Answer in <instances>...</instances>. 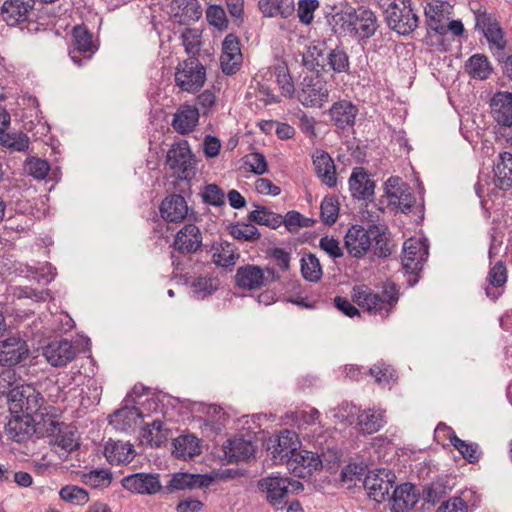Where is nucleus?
Listing matches in <instances>:
<instances>
[{
    "label": "nucleus",
    "mask_w": 512,
    "mask_h": 512,
    "mask_svg": "<svg viewBox=\"0 0 512 512\" xmlns=\"http://www.w3.org/2000/svg\"><path fill=\"white\" fill-rule=\"evenodd\" d=\"M273 442V450L271 452L273 458L282 463L291 464V458H293L300 446L298 435L293 431L284 430L280 432Z\"/></svg>",
    "instance_id": "nucleus-24"
},
{
    "label": "nucleus",
    "mask_w": 512,
    "mask_h": 512,
    "mask_svg": "<svg viewBox=\"0 0 512 512\" xmlns=\"http://www.w3.org/2000/svg\"><path fill=\"white\" fill-rule=\"evenodd\" d=\"M130 402H134V399L128 393L123 401V406L108 416L109 424L118 431H128L137 423L138 419L143 418L142 411L136 406H129Z\"/></svg>",
    "instance_id": "nucleus-22"
},
{
    "label": "nucleus",
    "mask_w": 512,
    "mask_h": 512,
    "mask_svg": "<svg viewBox=\"0 0 512 512\" xmlns=\"http://www.w3.org/2000/svg\"><path fill=\"white\" fill-rule=\"evenodd\" d=\"M355 8L349 7L346 10H341L335 12L332 15L331 21L329 23L333 26V31L339 34H348L350 35L351 29H353V17H354Z\"/></svg>",
    "instance_id": "nucleus-51"
},
{
    "label": "nucleus",
    "mask_w": 512,
    "mask_h": 512,
    "mask_svg": "<svg viewBox=\"0 0 512 512\" xmlns=\"http://www.w3.org/2000/svg\"><path fill=\"white\" fill-rule=\"evenodd\" d=\"M221 253H214L213 261L216 265L228 268L235 265L239 255L235 253V247L228 241H223L221 244Z\"/></svg>",
    "instance_id": "nucleus-57"
},
{
    "label": "nucleus",
    "mask_w": 512,
    "mask_h": 512,
    "mask_svg": "<svg viewBox=\"0 0 512 512\" xmlns=\"http://www.w3.org/2000/svg\"><path fill=\"white\" fill-rule=\"evenodd\" d=\"M71 36L73 49L69 50V56L80 67L84 61L91 59L98 46L93 42V35L85 25H76Z\"/></svg>",
    "instance_id": "nucleus-11"
},
{
    "label": "nucleus",
    "mask_w": 512,
    "mask_h": 512,
    "mask_svg": "<svg viewBox=\"0 0 512 512\" xmlns=\"http://www.w3.org/2000/svg\"><path fill=\"white\" fill-rule=\"evenodd\" d=\"M313 164L321 181L330 188L335 187L337 184L336 168L331 156L323 150H318L313 156Z\"/></svg>",
    "instance_id": "nucleus-33"
},
{
    "label": "nucleus",
    "mask_w": 512,
    "mask_h": 512,
    "mask_svg": "<svg viewBox=\"0 0 512 512\" xmlns=\"http://www.w3.org/2000/svg\"><path fill=\"white\" fill-rule=\"evenodd\" d=\"M495 184L501 190L512 188V154L502 152L499 154V160L493 167Z\"/></svg>",
    "instance_id": "nucleus-37"
},
{
    "label": "nucleus",
    "mask_w": 512,
    "mask_h": 512,
    "mask_svg": "<svg viewBox=\"0 0 512 512\" xmlns=\"http://www.w3.org/2000/svg\"><path fill=\"white\" fill-rule=\"evenodd\" d=\"M491 113L494 120L501 126H512V93L508 91L496 92L490 102Z\"/></svg>",
    "instance_id": "nucleus-28"
},
{
    "label": "nucleus",
    "mask_w": 512,
    "mask_h": 512,
    "mask_svg": "<svg viewBox=\"0 0 512 512\" xmlns=\"http://www.w3.org/2000/svg\"><path fill=\"white\" fill-rule=\"evenodd\" d=\"M256 210L251 211L247 220L261 226H267L271 229H277L282 224V215L269 210L265 206L254 205Z\"/></svg>",
    "instance_id": "nucleus-42"
},
{
    "label": "nucleus",
    "mask_w": 512,
    "mask_h": 512,
    "mask_svg": "<svg viewBox=\"0 0 512 512\" xmlns=\"http://www.w3.org/2000/svg\"><path fill=\"white\" fill-rule=\"evenodd\" d=\"M326 73H350V57L342 45L328 46Z\"/></svg>",
    "instance_id": "nucleus-38"
},
{
    "label": "nucleus",
    "mask_w": 512,
    "mask_h": 512,
    "mask_svg": "<svg viewBox=\"0 0 512 512\" xmlns=\"http://www.w3.org/2000/svg\"><path fill=\"white\" fill-rule=\"evenodd\" d=\"M255 450L253 442L245 439L243 435H235L223 444L224 456L230 463L249 459Z\"/></svg>",
    "instance_id": "nucleus-25"
},
{
    "label": "nucleus",
    "mask_w": 512,
    "mask_h": 512,
    "mask_svg": "<svg viewBox=\"0 0 512 512\" xmlns=\"http://www.w3.org/2000/svg\"><path fill=\"white\" fill-rule=\"evenodd\" d=\"M75 434L76 431L72 427L65 424L63 428H59L55 443L67 454H69L77 450L80 446L76 441Z\"/></svg>",
    "instance_id": "nucleus-56"
},
{
    "label": "nucleus",
    "mask_w": 512,
    "mask_h": 512,
    "mask_svg": "<svg viewBox=\"0 0 512 512\" xmlns=\"http://www.w3.org/2000/svg\"><path fill=\"white\" fill-rule=\"evenodd\" d=\"M234 280L238 288L245 290H256L266 285L263 268L254 264L238 267Z\"/></svg>",
    "instance_id": "nucleus-26"
},
{
    "label": "nucleus",
    "mask_w": 512,
    "mask_h": 512,
    "mask_svg": "<svg viewBox=\"0 0 512 512\" xmlns=\"http://www.w3.org/2000/svg\"><path fill=\"white\" fill-rule=\"evenodd\" d=\"M60 498L68 503L83 506L89 501V493L76 485H66L60 489Z\"/></svg>",
    "instance_id": "nucleus-54"
},
{
    "label": "nucleus",
    "mask_w": 512,
    "mask_h": 512,
    "mask_svg": "<svg viewBox=\"0 0 512 512\" xmlns=\"http://www.w3.org/2000/svg\"><path fill=\"white\" fill-rule=\"evenodd\" d=\"M33 430L37 433H41L40 423H38L37 426L33 428L28 421L24 422L19 415L14 416L5 425V433L7 434L8 438L17 443L26 441Z\"/></svg>",
    "instance_id": "nucleus-40"
},
{
    "label": "nucleus",
    "mask_w": 512,
    "mask_h": 512,
    "mask_svg": "<svg viewBox=\"0 0 512 512\" xmlns=\"http://www.w3.org/2000/svg\"><path fill=\"white\" fill-rule=\"evenodd\" d=\"M370 233L372 235L371 248L373 254L379 258L390 256L391 250L388 247L387 237L384 230L377 224H370Z\"/></svg>",
    "instance_id": "nucleus-52"
},
{
    "label": "nucleus",
    "mask_w": 512,
    "mask_h": 512,
    "mask_svg": "<svg viewBox=\"0 0 512 512\" xmlns=\"http://www.w3.org/2000/svg\"><path fill=\"white\" fill-rule=\"evenodd\" d=\"M24 170L34 179L42 180L48 175L50 171V164L46 160L32 157L25 161Z\"/></svg>",
    "instance_id": "nucleus-58"
},
{
    "label": "nucleus",
    "mask_w": 512,
    "mask_h": 512,
    "mask_svg": "<svg viewBox=\"0 0 512 512\" xmlns=\"http://www.w3.org/2000/svg\"><path fill=\"white\" fill-rule=\"evenodd\" d=\"M402 186L405 189H402V187H398L397 191H387L388 198H396L399 200V208L403 213H407L411 211L414 202H415V196L408 192L409 186L406 183H403Z\"/></svg>",
    "instance_id": "nucleus-61"
},
{
    "label": "nucleus",
    "mask_w": 512,
    "mask_h": 512,
    "mask_svg": "<svg viewBox=\"0 0 512 512\" xmlns=\"http://www.w3.org/2000/svg\"><path fill=\"white\" fill-rule=\"evenodd\" d=\"M465 72L476 80H486L493 73V67L485 54L471 55L464 64Z\"/></svg>",
    "instance_id": "nucleus-35"
},
{
    "label": "nucleus",
    "mask_w": 512,
    "mask_h": 512,
    "mask_svg": "<svg viewBox=\"0 0 512 512\" xmlns=\"http://www.w3.org/2000/svg\"><path fill=\"white\" fill-rule=\"evenodd\" d=\"M453 484L447 477H438L423 487L421 498L425 503L436 505L452 490Z\"/></svg>",
    "instance_id": "nucleus-36"
},
{
    "label": "nucleus",
    "mask_w": 512,
    "mask_h": 512,
    "mask_svg": "<svg viewBox=\"0 0 512 512\" xmlns=\"http://www.w3.org/2000/svg\"><path fill=\"white\" fill-rule=\"evenodd\" d=\"M124 489L140 495H155L163 493L159 473L139 472L125 476L121 480Z\"/></svg>",
    "instance_id": "nucleus-14"
},
{
    "label": "nucleus",
    "mask_w": 512,
    "mask_h": 512,
    "mask_svg": "<svg viewBox=\"0 0 512 512\" xmlns=\"http://www.w3.org/2000/svg\"><path fill=\"white\" fill-rule=\"evenodd\" d=\"M29 347L20 336L0 340V366L12 368L29 357Z\"/></svg>",
    "instance_id": "nucleus-15"
},
{
    "label": "nucleus",
    "mask_w": 512,
    "mask_h": 512,
    "mask_svg": "<svg viewBox=\"0 0 512 512\" xmlns=\"http://www.w3.org/2000/svg\"><path fill=\"white\" fill-rule=\"evenodd\" d=\"M352 27L350 36L358 42H366L375 35L379 27L377 16L372 10L359 7L355 9Z\"/></svg>",
    "instance_id": "nucleus-17"
},
{
    "label": "nucleus",
    "mask_w": 512,
    "mask_h": 512,
    "mask_svg": "<svg viewBox=\"0 0 512 512\" xmlns=\"http://www.w3.org/2000/svg\"><path fill=\"white\" fill-rule=\"evenodd\" d=\"M371 245L370 225L365 229L362 225L354 224L344 236V246L350 257L362 259L370 250Z\"/></svg>",
    "instance_id": "nucleus-16"
},
{
    "label": "nucleus",
    "mask_w": 512,
    "mask_h": 512,
    "mask_svg": "<svg viewBox=\"0 0 512 512\" xmlns=\"http://www.w3.org/2000/svg\"><path fill=\"white\" fill-rule=\"evenodd\" d=\"M169 168L183 179H193L196 175V157L187 140L172 145L166 156Z\"/></svg>",
    "instance_id": "nucleus-8"
},
{
    "label": "nucleus",
    "mask_w": 512,
    "mask_h": 512,
    "mask_svg": "<svg viewBox=\"0 0 512 512\" xmlns=\"http://www.w3.org/2000/svg\"><path fill=\"white\" fill-rule=\"evenodd\" d=\"M450 444L461 454V456L470 464L479 462L481 451L479 445L475 442H467L460 439L455 432L448 436Z\"/></svg>",
    "instance_id": "nucleus-43"
},
{
    "label": "nucleus",
    "mask_w": 512,
    "mask_h": 512,
    "mask_svg": "<svg viewBox=\"0 0 512 512\" xmlns=\"http://www.w3.org/2000/svg\"><path fill=\"white\" fill-rule=\"evenodd\" d=\"M318 7V0H300L297 10L299 21L305 25L311 24L314 18V12Z\"/></svg>",
    "instance_id": "nucleus-64"
},
{
    "label": "nucleus",
    "mask_w": 512,
    "mask_h": 512,
    "mask_svg": "<svg viewBox=\"0 0 512 512\" xmlns=\"http://www.w3.org/2000/svg\"><path fill=\"white\" fill-rule=\"evenodd\" d=\"M328 57V45L324 40H314L306 46L302 53L301 64L308 71L316 75L326 73V61Z\"/></svg>",
    "instance_id": "nucleus-19"
},
{
    "label": "nucleus",
    "mask_w": 512,
    "mask_h": 512,
    "mask_svg": "<svg viewBox=\"0 0 512 512\" xmlns=\"http://www.w3.org/2000/svg\"><path fill=\"white\" fill-rule=\"evenodd\" d=\"M288 477L267 476L257 482L259 492L265 494L266 502L275 510H283L288 504Z\"/></svg>",
    "instance_id": "nucleus-10"
},
{
    "label": "nucleus",
    "mask_w": 512,
    "mask_h": 512,
    "mask_svg": "<svg viewBox=\"0 0 512 512\" xmlns=\"http://www.w3.org/2000/svg\"><path fill=\"white\" fill-rule=\"evenodd\" d=\"M202 201L205 204L221 207L225 205L224 191L215 183L207 184L201 193Z\"/></svg>",
    "instance_id": "nucleus-60"
},
{
    "label": "nucleus",
    "mask_w": 512,
    "mask_h": 512,
    "mask_svg": "<svg viewBox=\"0 0 512 512\" xmlns=\"http://www.w3.org/2000/svg\"><path fill=\"white\" fill-rule=\"evenodd\" d=\"M76 348L67 339L54 340L43 348V355L48 363L54 367H63L76 356Z\"/></svg>",
    "instance_id": "nucleus-21"
},
{
    "label": "nucleus",
    "mask_w": 512,
    "mask_h": 512,
    "mask_svg": "<svg viewBox=\"0 0 512 512\" xmlns=\"http://www.w3.org/2000/svg\"><path fill=\"white\" fill-rule=\"evenodd\" d=\"M358 112V107L347 100H340L333 103L328 111L333 125L341 130L354 126Z\"/></svg>",
    "instance_id": "nucleus-27"
},
{
    "label": "nucleus",
    "mask_w": 512,
    "mask_h": 512,
    "mask_svg": "<svg viewBox=\"0 0 512 512\" xmlns=\"http://www.w3.org/2000/svg\"><path fill=\"white\" fill-rule=\"evenodd\" d=\"M383 296L373 292L367 285H356L352 288V301L373 315L386 318L399 299L398 289L395 283L388 282L384 285Z\"/></svg>",
    "instance_id": "nucleus-1"
},
{
    "label": "nucleus",
    "mask_w": 512,
    "mask_h": 512,
    "mask_svg": "<svg viewBox=\"0 0 512 512\" xmlns=\"http://www.w3.org/2000/svg\"><path fill=\"white\" fill-rule=\"evenodd\" d=\"M258 5L265 17L281 15L287 18L294 12L293 0H259Z\"/></svg>",
    "instance_id": "nucleus-41"
},
{
    "label": "nucleus",
    "mask_w": 512,
    "mask_h": 512,
    "mask_svg": "<svg viewBox=\"0 0 512 512\" xmlns=\"http://www.w3.org/2000/svg\"><path fill=\"white\" fill-rule=\"evenodd\" d=\"M206 19L211 26L219 31H225L228 28V20L225 10L220 5H210L206 10Z\"/></svg>",
    "instance_id": "nucleus-59"
},
{
    "label": "nucleus",
    "mask_w": 512,
    "mask_h": 512,
    "mask_svg": "<svg viewBox=\"0 0 512 512\" xmlns=\"http://www.w3.org/2000/svg\"><path fill=\"white\" fill-rule=\"evenodd\" d=\"M385 424L383 413L373 410L363 411L358 415L357 426L364 434H372L379 431Z\"/></svg>",
    "instance_id": "nucleus-46"
},
{
    "label": "nucleus",
    "mask_w": 512,
    "mask_h": 512,
    "mask_svg": "<svg viewBox=\"0 0 512 512\" xmlns=\"http://www.w3.org/2000/svg\"><path fill=\"white\" fill-rule=\"evenodd\" d=\"M348 183L353 199L367 201L371 200L374 196L375 181L369 178V174L365 168H354Z\"/></svg>",
    "instance_id": "nucleus-23"
},
{
    "label": "nucleus",
    "mask_w": 512,
    "mask_h": 512,
    "mask_svg": "<svg viewBox=\"0 0 512 512\" xmlns=\"http://www.w3.org/2000/svg\"><path fill=\"white\" fill-rule=\"evenodd\" d=\"M291 462L297 464L302 469H307L306 472L300 471V476H304V473L310 474L313 470L321 469L319 454L311 451H299L298 449L293 458H291Z\"/></svg>",
    "instance_id": "nucleus-53"
},
{
    "label": "nucleus",
    "mask_w": 512,
    "mask_h": 512,
    "mask_svg": "<svg viewBox=\"0 0 512 512\" xmlns=\"http://www.w3.org/2000/svg\"><path fill=\"white\" fill-rule=\"evenodd\" d=\"M174 80L176 86L183 92H199L206 81V68L198 57H188L178 63Z\"/></svg>",
    "instance_id": "nucleus-4"
},
{
    "label": "nucleus",
    "mask_w": 512,
    "mask_h": 512,
    "mask_svg": "<svg viewBox=\"0 0 512 512\" xmlns=\"http://www.w3.org/2000/svg\"><path fill=\"white\" fill-rule=\"evenodd\" d=\"M485 286L486 296L495 302L504 292V285L507 282V269L502 261H498L490 268Z\"/></svg>",
    "instance_id": "nucleus-32"
},
{
    "label": "nucleus",
    "mask_w": 512,
    "mask_h": 512,
    "mask_svg": "<svg viewBox=\"0 0 512 512\" xmlns=\"http://www.w3.org/2000/svg\"><path fill=\"white\" fill-rule=\"evenodd\" d=\"M236 57H241L240 41L239 38L230 33L226 35L222 43V55H221V69L225 75H232L239 68V63L233 62Z\"/></svg>",
    "instance_id": "nucleus-31"
},
{
    "label": "nucleus",
    "mask_w": 512,
    "mask_h": 512,
    "mask_svg": "<svg viewBox=\"0 0 512 512\" xmlns=\"http://www.w3.org/2000/svg\"><path fill=\"white\" fill-rule=\"evenodd\" d=\"M426 34L425 43L434 47L440 52H447L450 49V41L446 38L447 29L445 21L448 20L442 12L433 8V5L424 6Z\"/></svg>",
    "instance_id": "nucleus-5"
},
{
    "label": "nucleus",
    "mask_w": 512,
    "mask_h": 512,
    "mask_svg": "<svg viewBox=\"0 0 512 512\" xmlns=\"http://www.w3.org/2000/svg\"><path fill=\"white\" fill-rule=\"evenodd\" d=\"M228 230L232 237L239 241L253 242L261 237L258 228L249 221L230 224Z\"/></svg>",
    "instance_id": "nucleus-50"
},
{
    "label": "nucleus",
    "mask_w": 512,
    "mask_h": 512,
    "mask_svg": "<svg viewBox=\"0 0 512 512\" xmlns=\"http://www.w3.org/2000/svg\"><path fill=\"white\" fill-rule=\"evenodd\" d=\"M170 8L175 21L181 25L198 21L202 17V7L198 0H172Z\"/></svg>",
    "instance_id": "nucleus-30"
},
{
    "label": "nucleus",
    "mask_w": 512,
    "mask_h": 512,
    "mask_svg": "<svg viewBox=\"0 0 512 512\" xmlns=\"http://www.w3.org/2000/svg\"><path fill=\"white\" fill-rule=\"evenodd\" d=\"M339 215V203L335 197L326 196L321 202L320 217L324 224L332 226Z\"/></svg>",
    "instance_id": "nucleus-55"
},
{
    "label": "nucleus",
    "mask_w": 512,
    "mask_h": 512,
    "mask_svg": "<svg viewBox=\"0 0 512 512\" xmlns=\"http://www.w3.org/2000/svg\"><path fill=\"white\" fill-rule=\"evenodd\" d=\"M199 110L196 106L182 104L173 115L171 126L181 134L187 135L193 132L199 122Z\"/></svg>",
    "instance_id": "nucleus-29"
},
{
    "label": "nucleus",
    "mask_w": 512,
    "mask_h": 512,
    "mask_svg": "<svg viewBox=\"0 0 512 512\" xmlns=\"http://www.w3.org/2000/svg\"><path fill=\"white\" fill-rule=\"evenodd\" d=\"M328 95L322 75H307L298 85L297 98L305 107H322L327 102Z\"/></svg>",
    "instance_id": "nucleus-9"
},
{
    "label": "nucleus",
    "mask_w": 512,
    "mask_h": 512,
    "mask_svg": "<svg viewBox=\"0 0 512 512\" xmlns=\"http://www.w3.org/2000/svg\"><path fill=\"white\" fill-rule=\"evenodd\" d=\"M215 480L211 474L175 472L167 485L163 486V494L170 495L176 491L203 489L209 487Z\"/></svg>",
    "instance_id": "nucleus-13"
},
{
    "label": "nucleus",
    "mask_w": 512,
    "mask_h": 512,
    "mask_svg": "<svg viewBox=\"0 0 512 512\" xmlns=\"http://www.w3.org/2000/svg\"><path fill=\"white\" fill-rule=\"evenodd\" d=\"M133 445L128 442L110 439L104 445V455L111 465L129 463L134 457Z\"/></svg>",
    "instance_id": "nucleus-34"
},
{
    "label": "nucleus",
    "mask_w": 512,
    "mask_h": 512,
    "mask_svg": "<svg viewBox=\"0 0 512 512\" xmlns=\"http://www.w3.org/2000/svg\"><path fill=\"white\" fill-rule=\"evenodd\" d=\"M396 475L387 468L370 470L363 478V488L367 491L369 499L376 503H383L390 497V490L394 487Z\"/></svg>",
    "instance_id": "nucleus-7"
},
{
    "label": "nucleus",
    "mask_w": 512,
    "mask_h": 512,
    "mask_svg": "<svg viewBox=\"0 0 512 512\" xmlns=\"http://www.w3.org/2000/svg\"><path fill=\"white\" fill-rule=\"evenodd\" d=\"M370 469L364 462H350L340 472L341 482L347 484V489L363 488V478L369 474Z\"/></svg>",
    "instance_id": "nucleus-39"
},
{
    "label": "nucleus",
    "mask_w": 512,
    "mask_h": 512,
    "mask_svg": "<svg viewBox=\"0 0 512 512\" xmlns=\"http://www.w3.org/2000/svg\"><path fill=\"white\" fill-rule=\"evenodd\" d=\"M198 438L192 434L182 435L172 442L173 453L178 458L192 457L200 453Z\"/></svg>",
    "instance_id": "nucleus-45"
},
{
    "label": "nucleus",
    "mask_w": 512,
    "mask_h": 512,
    "mask_svg": "<svg viewBox=\"0 0 512 512\" xmlns=\"http://www.w3.org/2000/svg\"><path fill=\"white\" fill-rule=\"evenodd\" d=\"M368 373L375 378V382L381 386L391 385L397 382L398 374L393 366L383 361H378L368 369Z\"/></svg>",
    "instance_id": "nucleus-47"
},
{
    "label": "nucleus",
    "mask_w": 512,
    "mask_h": 512,
    "mask_svg": "<svg viewBox=\"0 0 512 512\" xmlns=\"http://www.w3.org/2000/svg\"><path fill=\"white\" fill-rule=\"evenodd\" d=\"M35 5L34 0H3L0 17L10 27L35 23L38 19V8Z\"/></svg>",
    "instance_id": "nucleus-6"
},
{
    "label": "nucleus",
    "mask_w": 512,
    "mask_h": 512,
    "mask_svg": "<svg viewBox=\"0 0 512 512\" xmlns=\"http://www.w3.org/2000/svg\"><path fill=\"white\" fill-rule=\"evenodd\" d=\"M402 269L407 276V285L415 286L429 256L427 239L409 238L403 244Z\"/></svg>",
    "instance_id": "nucleus-2"
},
{
    "label": "nucleus",
    "mask_w": 512,
    "mask_h": 512,
    "mask_svg": "<svg viewBox=\"0 0 512 512\" xmlns=\"http://www.w3.org/2000/svg\"><path fill=\"white\" fill-rule=\"evenodd\" d=\"M0 127V146L15 152H24L29 148V137L23 133H11Z\"/></svg>",
    "instance_id": "nucleus-44"
},
{
    "label": "nucleus",
    "mask_w": 512,
    "mask_h": 512,
    "mask_svg": "<svg viewBox=\"0 0 512 512\" xmlns=\"http://www.w3.org/2000/svg\"><path fill=\"white\" fill-rule=\"evenodd\" d=\"M112 472L108 468H98L81 475V481L92 488H105L112 482Z\"/></svg>",
    "instance_id": "nucleus-49"
},
{
    "label": "nucleus",
    "mask_w": 512,
    "mask_h": 512,
    "mask_svg": "<svg viewBox=\"0 0 512 512\" xmlns=\"http://www.w3.org/2000/svg\"><path fill=\"white\" fill-rule=\"evenodd\" d=\"M161 217L171 223H181L187 217L190 220L198 221L199 215L193 209H189L186 199L182 195H167L159 206Z\"/></svg>",
    "instance_id": "nucleus-12"
},
{
    "label": "nucleus",
    "mask_w": 512,
    "mask_h": 512,
    "mask_svg": "<svg viewBox=\"0 0 512 512\" xmlns=\"http://www.w3.org/2000/svg\"><path fill=\"white\" fill-rule=\"evenodd\" d=\"M301 274L308 282H318L322 277V267L319 259L313 253L305 254L301 260Z\"/></svg>",
    "instance_id": "nucleus-48"
},
{
    "label": "nucleus",
    "mask_w": 512,
    "mask_h": 512,
    "mask_svg": "<svg viewBox=\"0 0 512 512\" xmlns=\"http://www.w3.org/2000/svg\"><path fill=\"white\" fill-rule=\"evenodd\" d=\"M387 26L401 36H408L418 27L419 18L411 0H394L384 11Z\"/></svg>",
    "instance_id": "nucleus-3"
},
{
    "label": "nucleus",
    "mask_w": 512,
    "mask_h": 512,
    "mask_svg": "<svg viewBox=\"0 0 512 512\" xmlns=\"http://www.w3.org/2000/svg\"><path fill=\"white\" fill-rule=\"evenodd\" d=\"M244 164L250 167L255 175H263L268 172V164L263 153L252 152L243 157Z\"/></svg>",
    "instance_id": "nucleus-63"
},
{
    "label": "nucleus",
    "mask_w": 512,
    "mask_h": 512,
    "mask_svg": "<svg viewBox=\"0 0 512 512\" xmlns=\"http://www.w3.org/2000/svg\"><path fill=\"white\" fill-rule=\"evenodd\" d=\"M483 34L489 43V48H505L506 41L504 39V32L499 23L494 19L492 25L484 29Z\"/></svg>",
    "instance_id": "nucleus-62"
},
{
    "label": "nucleus",
    "mask_w": 512,
    "mask_h": 512,
    "mask_svg": "<svg viewBox=\"0 0 512 512\" xmlns=\"http://www.w3.org/2000/svg\"><path fill=\"white\" fill-rule=\"evenodd\" d=\"M393 492L387 501H390L391 512H410L414 509L421 494L416 486L411 482H404L400 485H394Z\"/></svg>",
    "instance_id": "nucleus-18"
},
{
    "label": "nucleus",
    "mask_w": 512,
    "mask_h": 512,
    "mask_svg": "<svg viewBox=\"0 0 512 512\" xmlns=\"http://www.w3.org/2000/svg\"><path fill=\"white\" fill-rule=\"evenodd\" d=\"M202 246V233L194 223L185 224L175 235L171 247L180 254L196 253Z\"/></svg>",
    "instance_id": "nucleus-20"
}]
</instances>
